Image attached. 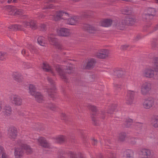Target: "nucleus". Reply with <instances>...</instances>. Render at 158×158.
I'll use <instances>...</instances> for the list:
<instances>
[{"mask_svg": "<svg viewBox=\"0 0 158 158\" xmlns=\"http://www.w3.org/2000/svg\"><path fill=\"white\" fill-rule=\"evenodd\" d=\"M153 67L146 68L143 71V75L145 77L151 78L155 76L154 72H158V57L154 58L153 61Z\"/></svg>", "mask_w": 158, "mask_h": 158, "instance_id": "f257e3e1", "label": "nucleus"}, {"mask_svg": "<svg viewBox=\"0 0 158 158\" xmlns=\"http://www.w3.org/2000/svg\"><path fill=\"white\" fill-rule=\"evenodd\" d=\"M152 84L149 81L143 82L141 87L140 92L143 96L149 94L152 89Z\"/></svg>", "mask_w": 158, "mask_h": 158, "instance_id": "f03ea898", "label": "nucleus"}, {"mask_svg": "<svg viewBox=\"0 0 158 158\" xmlns=\"http://www.w3.org/2000/svg\"><path fill=\"white\" fill-rule=\"evenodd\" d=\"M142 106L144 108L149 109L155 106V99L152 97H149L145 98L142 103Z\"/></svg>", "mask_w": 158, "mask_h": 158, "instance_id": "7ed1b4c3", "label": "nucleus"}, {"mask_svg": "<svg viewBox=\"0 0 158 158\" xmlns=\"http://www.w3.org/2000/svg\"><path fill=\"white\" fill-rule=\"evenodd\" d=\"M47 80L51 84L52 88L48 90V92L49 97L54 99L55 98V91L56 88L55 86V82L50 77H48Z\"/></svg>", "mask_w": 158, "mask_h": 158, "instance_id": "20e7f679", "label": "nucleus"}, {"mask_svg": "<svg viewBox=\"0 0 158 158\" xmlns=\"http://www.w3.org/2000/svg\"><path fill=\"white\" fill-rule=\"evenodd\" d=\"M9 99L11 102L15 106H19L22 104V99L18 95L12 94L9 97Z\"/></svg>", "mask_w": 158, "mask_h": 158, "instance_id": "39448f33", "label": "nucleus"}, {"mask_svg": "<svg viewBox=\"0 0 158 158\" xmlns=\"http://www.w3.org/2000/svg\"><path fill=\"white\" fill-rule=\"evenodd\" d=\"M7 135L10 139H15L18 135V131L16 128L13 126H10L7 130Z\"/></svg>", "mask_w": 158, "mask_h": 158, "instance_id": "423d86ee", "label": "nucleus"}, {"mask_svg": "<svg viewBox=\"0 0 158 158\" xmlns=\"http://www.w3.org/2000/svg\"><path fill=\"white\" fill-rule=\"evenodd\" d=\"M147 11V13L143 15V17L144 19L148 21L152 19L155 15L156 10L154 8H149Z\"/></svg>", "mask_w": 158, "mask_h": 158, "instance_id": "0eeeda50", "label": "nucleus"}, {"mask_svg": "<svg viewBox=\"0 0 158 158\" xmlns=\"http://www.w3.org/2000/svg\"><path fill=\"white\" fill-rule=\"evenodd\" d=\"M87 107L92 111V113L91 114V117L93 122V124L95 125H97L98 124V122L94 117L96 115V112L97 110L96 107L95 106L89 104L88 105Z\"/></svg>", "mask_w": 158, "mask_h": 158, "instance_id": "6e6552de", "label": "nucleus"}, {"mask_svg": "<svg viewBox=\"0 0 158 158\" xmlns=\"http://www.w3.org/2000/svg\"><path fill=\"white\" fill-rule=\"evenodd\" d=\"M23 25L25 27L31 28L32 30H35L38 28L36 22L34 20H31L29 22L25 21L23 23Z\"/></svg>", "mask_w": 158, "mask_h": 158, "instance_id": "1a4fd4ad", "label": "nucleus"}, {"mask_svg": "<svg viewBox=\"0 0 158 158\" xmlns=\"http://www.w3.org/2000/svg\"><path fill=\"white\" fill-rule=\"evenodd\" d=\"M57 32L59 35L63 37H68L70 34L69 30L65 28H60L58 29Z\"/></svg>", "mask_w": 158, "mask_h": 158, "instance_id": "9d476101", "label": "nucleus"}, {"mask_svg": "<svg viewBox=\"0 0 158 158\" xmlns=\"http://www.w3.org/2000/svg\"><path fill=\"white\" fill-rule=\"evenodd\" d=\"M109 51L106 49H102L98 51L96 54V56L100 59H104L108 56Z\"/></svg>", "mask_w": 158, "mask_h": 158, "instance_id": "9b49d317", "label": "nucleus"}, {"mask_svg": "<svg viewBox=\"0 0 158 158\" xmlns=\"http://www.w3.org/2000/svg\"><path fill=\"white\" fill-rule=\"evenodd\" d=\"M56 70L59 74L61 78L65 81H67V78L65 74L64 73L63 68L62 66L57 65L55 66Z\"/></svg>", "mask_w": 158, "mask_h": 158, "instance_id": "f8f14e48", "label": "nucleus"}, {"mask_svg": "<svg viewBox=\"0 0 158 158\" xmlns=\"http://www.w3.org/2000/svg\"><path fill=\"white\" fill-rule=\"evenodd\" d=\"M135 22V19L132 16L127 15L125 18L124 23L125 25H131L134 24Z\"/></svg>", "mask_w": 158, "mask_h": 158, "instance_id": "ddd939ff", "label": "nucleus"}, {"mask_svg": "<svg viewBox=\"0 0 158 158\" xmlns=\"http://www.w3.org/2000/svg\"><path fill=\"white\" fill-rule=\"evenodd\" d=\"M135 92L133 91L128 90L126 98V103L131 104L133 103Z\"/></svg>", "mask_w": 158, "mask_h": 158, "instance_id": "4468645a", "label": "nucleus"}, {"mask_svg": "<svg viewBox=\"0 0 158 158\" xmlns=\"http://www.w3.org/2000/svg\"><path fill=\"white\" fill-rule=\"evenodd\" d=\"M83 28L84 30L90 33H94L97 30L94 26L88 24L84 25Z\"/></svg>", "mask_w": 158, "mask_h": 158, "instance_id": "2eb2a0df", "label": "nucleus"}, {"mask_svg": "<svg viewBox=\"0 0 158 158\" xmlns=\"http://www.w3.org/2000/svg\"><path fill=\"white\" fill-rule=\"evenodd\" d=\"M150 150L147 148H143L140 150V154L143 158H149L151 156Z\"/></svg>", "mask_w": 158, "mask_h": 158, "instance_id": "dca6fc26", "label": "nucleus"}, {"mask_svg": "<svg viewBox=\"0 0 158 158\" xmlns=\"http://www.w3.org/2000/svg\"><path fill=\"white\" fill-rule=\"evenodd\" d=\"M24 154L22 148H15L14 155L15 158H23Z\"/></svg>", "mask_w": 158, "mask_h": 158, "instance_id": "f3484780", "label": "nucleus"}, {"mask_svg": "<svg viewBox=\"0 0 158 158\" xmlns=\"http://www.w3.org/2000/svg\"><path fill=\"white\" fill-rule=\"evenodd\" d=\"M38 141L39 144L44 148H48L50 147L49 144L47 142L44 137H40L38 139Z\"/></svg>", "mask_w": 158, "mask_h": 158, "instance_id": "a211bd4d", "label": "nucleus"}, {"mask_svg": "<svg viewBox=\"0 0 158 158\" xmlns=\"http://www.w3.org/2000/svg\"><path fill=\"white\" fill-rule=\"evenodd\" d=\"M68 14L66 13L60 11L57 13L56 17L54 18V20L56 21L61 19H66L65 17H68Z\"/></svg>", "mask_w": 158, "mask_h": 158, "instance_id": "6ab92c4d", "label": "nucleus"}, {"mask_svg": "<svg viewBox=\"0 0 158 158\" xmlns=\"http://www.w3.org/2000/svg\"><path fill=\"white\" fill-rule=\"evenodd\" d=\"M2 112L5 115L7 116L10 115L12 112L11 107L8 105H5L3 108Z\"/></svg>", "mask_w": 158, "mask_h": 158, "instance_id": "aec40b11", "label": "nucleus"}, {"mask_svg": "<svg viewBox=\"0 0 158 158\" xmlns=\"http://www.w3.org/2000/svg\"><path fill=\"white\" fill-rule=\"evenodd\" d=\"M33 96L35 97L36 102L39 103H43L44 101V97L42 94L39 92H36Z\"/></svg>", "mask_w": 158, "mask_h": 158, "instance_id": "412c9836", "label": "nucleus"}, {"mask_svg": "<svg viewBox=\"0 0 158 158\" xmlns=\"http://www.w3.org/2000/svg\"><path fill=\"white\" fill-rule=\"evenodd\" d=\"M96 63V61L94 59L89 60L85 67V68L89 69L93 68Z\"/></svg>", "mask_w": 158, "mask_h": 158, "instance_id": "4be33fe9", "label": "nucleus"}, {"mask_svg": "<svg viewBox=\"0 0 158 158\" xmlns=\"http://www.w3.org/2000/svg\"><path fill=\"white\" fill-rule=\"evenodd\" d=\"M48 39L51 44L53 45H55L58 43L54 34L49 35L48 36Z\"/></svg>", "mask_w": 158, "mask_h": 158, "instance_id": "5701e85b", "label": "nucleus"}, {"mask_svg": "<svg viewBox=\"0 0 158 158\" xmlns=\"http://www.w3.org/2000/svg\"><path fill=\"white\" fill-rule=\"evenodd\" d=\"M125 71L122 69H118L114 71L113 74L118 77H121L125 74Z\"/></svg>", "mask_w": 158, "mask_h": 158, "instance_id": "b1692460", "label": "nucleus"}, {"mask_svg": "<svg viewBox=\"0 0 158 158\" xmlns=\"http://www.w3.org/2000/svg\"><path fill=\"white\" fill-rule=\"evenodd\" d=\"M22 149L24 150L27 154H31L33 152L32 149L29 145L27 144H25L22 145Z\"/></svg>", "mask_w": 158, "mask_h": 158, "instance_id": "393cba45", "label": "nucleus"}, {"mask_svg": "<svg viewBox=\"0 0 158 158\" xmlns=\"http://www.w3.org/2000/svg\"><path fill=\"white\" fill-rule=\"evenodd\" d=\"M126 156H123V158H134V153L131 149L127 150L125 152Z\"/></svg>", "mask_w": 158, "mask_h": 158, "instance_id": "a878e982", "label": "nucleus"}, {"mask_svg": "<svg viewBox=\"0 0 158 158\" xmlns=\"http://www.w3.org/2000/svg\"><path fill=\"white\" fill-rule=\"evenodd\" d=\"M67 140L66 137L63 135H60L56 138V143H61L65 142Z\"/></svg>", "mask_w": 158, "mask_h": 158, "instance_id": "bb28decb", "label": "nucleus"}, {"mask_svg": "<svg viewBox=\"0 0 158 158\" xmlns=\"http://www.w3.org/2000/svg\"><path fill=\"white\" fill-rule=\"evenodd\" d=\"M77 18L76 16H73L69 19L66 21V22L71 25H75L77 22Z\"/></svg>", "mask_w": 158, "mask_h": 158, "instance_id": "cd10ccee", "label": "nucleus"}, {"mask_svg": "<svg viewBox=\"0 0 158 158\" xmlns=\"http://www.w3.org/2000/svg\"><path fill=\"white\" fill-rule=\"evenodd\" d=\"M112 21L110 19H105L101 22V25L104 27H108L111 25Z\"/></svg>", "mask_w": 158, "mask_h": 158, "instance_id": "c85d7f7f", "label": "nucleus"}, {"mask_svg": "<svg viewBox=\"0 0 158 158\" xmlns=\"http://www.w3.org/2000/svg\"><path fill=\"white\" fill-rule=\"evenodd\" d=\"M44 107L50 109L52 110H55L56 108V106L55 105L51 102L45 103L44 104Z\"/></svg>", "mask_w": 158, "mask_h": 158, "instance_id": "c756f323", "label": "nucleus"}, {"mask_svg": "<svg viewBox=\"0 0 158 158\" xmlns=\"http://www.w3.org/2000/svg\"><path fill=\"white\" fill-rule=\"evenodd\" d=\"M42 68L44 71L47 72H50L52 73L53 74V73L51 67L48 64L44 63H43Z\"/></svg>", "mask_w": 158, "mask_h": 158, "instance_id": "7c9ffc66", "label": "nucleus"}, {"mask_svg": "<svg viewBox=\"0 0 158 158\" xmlns=\"http://www.w3.org/2000/svg\"><path fill=\"white\" fill-rule=\"evenodd\" d=\"M117 107L116 104H112L109 106L107 113L110 115L112 114L113 112L114 111Z\"/></svg>", "mask_w": 158, "mask_h": 158, "instance_id": "2f4dec72", "label": "nucleus"}, {"mask_svg": "<svg viewBox=\"0 0 158 158\" xmlns=\"http://www.w3.org/2000/svg\"><path fill=\"white\" fill-rule=\"evenodd\" d=\"M13 77L14 79L18 82H20L22 81V77L20 73H15L14 74Z\"/></svg>", "mask_w": 158, "mask_h": 158, "instance_id": "473e14b6", "label": "nucleus"}, {"mask_svg": "<svg viewBox=\"0 0 158 158\" xmlns=\"http://www.w3.org/2000/svg\"><path fill=\"white\" fill-rule=\"evenodd\" d=\"M152 124L155 128H158V116L155 115L154 116Z\"/></svg>", "mask_w": 158, "mask_h": 158, "instance_id": "72a5a7b5", "label": "nucleus"}, {"mask_svg": "<svg viewBox=\"0 0 158 158\" xmlns=\"http://www.w3.org/2000/svg\"><path fill=\"white\" fill-rule=\"evenodd\" d=\"M38 42L39 44L42 46H45L46 43L44 38L43 36H40L38 38Z\"/></svg>", "mask_w": 158, "mask_h": 158, "instance_id": "f704fd0d", "label": "nucleus"}, {"mask_svg": "<svg viewBox=\"0 0 158 158\" xmlns=\"http://www.w3.org/2000/svg\"><path fill=\"white\" fill-rule=\"evenodd\" d=\"M124 25L125 24L123 22H117L115 25V27L118 30H123L124 28Z\"/></svg>", "mask_w": 158, "mask_h": 158, "instance_id": "c9c22d12", "label": "nucleus"}, {"mask_svg": "<svg viewBox=\"0 0 158 158\" xmlns=\"http://www.w3.org/2000/svg\"><path fill=\"white\" fill-rule=\"evenodd\" d=\"M29 90L30 94L33 96L37 92H35V86L33 85H30L29 86Z\"/></svg>", "mask_w": 158, "mask_h": 158, "instance_id": "e433bc0d", "label": "nucleus"}, {"mask_svg": "<svg viewBox=\"0 0 158 158\" xmlns=\"http://www.w3.org/2000/svg\"><path fill=\"white\" fill-rule=\"evenodd\" d=\"M133 122V120L132 119L129 118L126 119L124 123V125L126 127H129L132 124Z\"/></svg>", "mask_w": 158, "mask_h": 158, "instance_id": "4c0bfd02", "label": "nucleus"}, {"mask_svg": "<svg viewBox=\"0 0 158 158\" xmlns=\"http://www.w3.org/2000/svg\"><path fill=\"white\" fill-rule=\"evenodd\" d=\"M12 27L15 30H23V27L21 25L18 24L14 25L12 26Z\"/></svg>", "mask_w": 158, "mask_h": 158, "instance_id": "58836bf2", "label": "nucleus"}, {"mask_svg": "<svg viewBox=\"0 0 158 158\" xmlns=\"http://www.w3.org/2000/svg\"><path fill=\"white\" fill-rule=\"evenodd\" d=\"M126 136L125 133H121L119 134L118 140L121 141H123L125 140Z\"/></svg>", "mask_w": 158, "mask_h": 158, "instance_id": "ea45409f", "label": "nucleus"}, {"mask_svg": "<svg viewBox=\"0 0 158 158\" xmlns=\"http://www.w3.org/2000/svg\"><path fill=\"white\" fill-rule=\"evenodd\" d=\"M6 52H0V60H3L6 58Z\"/></svg>", "mask_w": 158, "mask_h": 158, "instance_id": "a19ab883", "label": "nucleus"}, {"mask_svg": "<svg viewBox=\"0 0 158 158\" xmlns=\"http://www.w3.org/2000/svg\"><path fill=\"white\" fill-rule=\"evenodd\" d=\"M73 65L71 64H69L68 68L67 69V72L68 73H71L73 72Z\"/></svg>", "mask_w": 158, "mask_h": 158, "instance_id": "79ce46f5", "label": "nucleus"}, {"mask_svg": "<svg viewBox=\"0 0 158 158\" xmlns=\"http://www.w3.org/2000/svg\"><path fill=\"white\" fill-rule=\"evenodd\" d=\"M38 28L40 31H46L47 29L46 25L44 23L41 24Z\"/></svg>", "mask_w": 158, "mask_h": 158, "instance_id": "37998d69", "label": "nucleus"}, {"mask_svg": "<svg viewBox=\"0 0 158 158\" xmlns=\"http://www.w3.org/2000/svg\"><path fill=\"white\" fill-rule=\"evenodd\" d=\"M136 128L137 130L141 129L143 127V123L139 122H136L135 124Z\"/></svg>", "mask_w": 158, "mask_h": 158, "instance_id": "c03bdc74", "label": "nucleus"}, {"mask_svg": "<svg viewBox=\"0 0 158 158\" xmlns=\"http://www.w3.org/2000/svg\"><path fill=\"white\" fill-rule=\"evenodd\" d=\"M23 11L21 9H16L15 10V14L21 15L23 14Z\"/></svg>", "mask_w": 158, "mask_h": 158, "instance_id": "a18cd8bd", "label": "nucleus"}, {"mask_svg": "<svg viewBox=\"0 0 158 158\" xmlns=\"http://www.w3.org/2000/svg\"><path fill=\"white\" fill-rule=\"evenodd\" d=\"M131 11L129 8H126L123 9L122 10V12L123 14L127 15L128 14L131 13Z\"/></svg>", "mask_w": 158, "mask_h": 158, "instance_id": "49530a36", "label": "nucleus"}, {"mask_svg": "<svg viewBox=\"0 0 158 158\" xmlns=\"http://www.w3.org/2000/svg\"><path fill=\"white\" fill-rule=\"evenodd\" d=\"M109 156V158H117L116 153L113 152H110Z\"/></svg>", "mask_w": 158, "mask_h": 158, "instance_id": "de8ad7c7", "label": "nucleus"}, {"mask_svg": "<svg viewBox=\"0 0 158 158\" xmlns=\"http://www.w3.org/2000/svg\"><path fill=\"white\" fill-rule=\"evenodd\" d=\"M69 154L71 158H77V155L74 152H70Z\"/></svg>", "mask_w": 158, "mask_h": 158, "instance_id": "09e8293b", "label": "nucleus"}, {"mask_svg": "<svg viewBox=\"0 0 158 158\" xmlns=\"http://www.w3.org/2000/svg\"><path fill=\"white\" fill-rule=\"evenodd\" d=\"M17 144L19 146L21 147V148H22V145L25 144L24 143H23V141L20 139H18L17 140Z\"/></svg>", "mask_w": 158, "mask_h": 158, "instance_id": "8fccbe9b", "label": "nucleus"}, {"mask_svg": "<svg viewBox=\"0 0 158 158\" xmlns=\"http://www.w3.org/2000/svg\"><path fill=\"white\" fill-rule=\"evenodd\" d=\"M23 65L25 68L28 69L31 67V65L28 63H23Z\"/></svg>", "mask_w": 158, "mask_h": 158, "instance_id": "3c124183", "label": "nucleus"}, {"mask_svg": "<svg viewBox=\"0 0 158 158\" xmlns=\"http://www.w3.org/2000/svg\"><path fill=\"white\" fill-rule=\"evenodd\" d=\"M53 7V5L52 4H50L49 5H47V6H45L43 7V9H48L52 8Z\"/></svg>", "mask_w": 158, "mask_h": 158, "instance_id": "603ef678", "label": "nucleus"}, {"mask_svg": "<svg viewBox=\"0 0 158 158\" xmlns=\"http://www.w3.org/2000/svg\"><path fill=\"white\" fill-rule=\"evenodd\" d=\"M55 46L57 48L60 50H62L63 49L62 46L61 44H59L58 43Z\"/></svg>", "mask_w": 158, "mask_h": 158, "instance_id": "864d4df0", "label": "nucleus"}, {"mask_svg": "<svg viewBox=\"0 0 158 158\" xmlns=\"http://www.w3.org/2000/svg\"><path fill=\"white\" fill-rule=\"evenodd\" d=\"M5 153V151L4 148L2 146L0 145V154H2Z\"/></svg>", "mask_w": 158, "mask_h": 158, "instance_id": "5fc2aeb1", "label": "nucleus"}, {"mask_svg": "<svg viewBox=\"0 0 158 158\" xmlns=\"http://www.w3.org/2000/svg\"><path fill=\"white\" fill-rule=\"evenodd\" d=\"M129 47V45H123L121 46V49L123 50H126Z\"/></svg>", "mask_w": 158, "mask_h": 158, "instance_id": "6e6d98bb", "label": "nucleus"}, {"mask_svg": "<svg viewBox=\"0 0 158 158\" xmlns=\"http://www.w3.org/2000/svg\"><path fill=\"white\" fill-rule=\"evenodd\" d=\"M154 41L152 42L151 44V46L153 48H155L157 45L156 44L155 42V41H156V39H154Z\"/></svg>", "mask_w": 158, "mask_h": 158, "instance_id": "4d7b16f0", "label": "nucleus"}, {"mask_svg": "<svg viewBox=\"0 0 158 158\" xmlns=\"http://www.w3.org/2000/svg\"><path fill=\"white\" fill-rule=\"evenodd\" d=\"M61 117L62 119L65 120L67 119V116L64 113H62L61 115Z\"/></svg>", "mask_w": 158, "mask_h": 158, "instance_id": "13d9d810", "label": "nucleus"}, {"mask_svg": "<svg viewBox=\"0 0 158 158\" xmlns=\"http://www.w3.org/2000/svg\"><path fill=\"white\" fill-rule=\"evenodd\" d=\"M141 38V37L139 35H137L135 36L134 38V40L135 41H137Z\"/></svg>", "mask_w": 158, "mask_h": 158, "instance_id": "bf43d9fd", "label": "nucleus"}, {"mask_svg": "<svg viewBox=\"0 0 158 158\" xmlns=\"http://www.w3.org/2000/svg\"><path fill=\"white\" fill-rule=\"evenodd\" d=\"M114 87L116 89L120 88L121 87V85L117 84L116 83H114Z\"/></svg>", "mask_w": 158, "mask_h": 158, "instance_id": "052dcab7", "label": "nucleus"}, {"mask_svg": "<svg viewBox=\"0 0 158 158\" xmlns=\"http://www.w3.org/2000/svg\"><path fill=\"white\" fill-rule=\"evenodd\" d=\"M2 158H10L9 156L5 153L2 154Z\"/></svg>", "mask_w": 158, "mask_h": 158, "instance_id": "680f3d73", "label": "nucleus"}, {"mask_svg": "<svg viewBox=\"0 0 158 158\" xmlns=\"http://www.w3.org/2000/svg\"><path fill=\"white\" fill-rule=\"evenodd\" d=\"M130 143L132 144H134L136 143V141L135 139L134 138H132L131 139V140L130 141Z\"/></svg>", "mask_w": 158, "mask_h": 158, "instance_id": "e2e57ef3", "label": "nucleus"}, {"mask_svg": "<svg viewBox=\"0 0 158 158\" xmlns=\"http://www.w3.org/2000/svg\"><path fill=\"white\" fill-rule=\"evenodd\" d=\"M91 78H92V80L91 79V81H95V80H97L98 77L97 75H94L92 76V77H91Z\"/></svg>", "mask_w": 158, "mask_h": 158, "instance_id": "0e129e2a", "label": "nucleus"}, {"mask_svg": "<svg viewBox=\"0 0 158 158\" xmlns=\"http://www.w3.org/2000/svg\"><path fill=\"white\" fill-rule=\"evenodd\" d=\"M92 144L95 146L96 145L97 143V141L95 139H92Z\"/></svg>", "mask_w": 158, "mask_h": 158, "instance_id": "69168bd1", "label": "nucleus"}, {"mask_svg": "<svg viewBox=\"0 0 158 158\" xmlns=\"http://www.w3.org/2000/svg\"><path fill=\"white\" fill-rule=\"evenodd\" d=\"M94 12L92 11H89L88 15L90 16H93L94 15Z\"/></svg>", "mask_w": 158, "mask_h": 158, "instance_id": "338daca9", "label": "nucleus"}, {"mask_svg": "<svg viewBox=\"0 0 158 158\" xmlns=\"http://www.w3.org/2000/svg\"><path fill=\"white\" fill-rule=\"evenodd\" d=\"M58 158H65L64 156H63V154L60 153H58Z\"/></svg>", "mask_w": 158, "mask_h": 158, "instance_id": "774afa93", "label": "nucleus"}]
</instances>
